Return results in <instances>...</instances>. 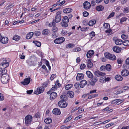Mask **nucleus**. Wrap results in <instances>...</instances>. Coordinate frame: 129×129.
Masks as SVG:
<instances>
[{
  "label": "nucleus",
  "instance_id": "nucleus-1",
  "mask_svg": "<svg viewBox=\"0 0 129 129\" xmlns=\"http://www.w3.org/2000/svg\"><path fill=\"white\" fill-rule=\"evenodd\" d=\"M9 65V63L6 59L2 58L0 60V69H4Z\"/></svg>",
  "mask_w": 129,
  "mask_h": 129
},
{
  "label": "nucleus",
  "instance_id": "nucleus-2",
  "mask_svg": "<svg viewBox=\"0 0 129 129\" xmlns=\"http://www.w3.org/2000/svg\"><path fill=\"white\" fill-rule=\"evenodd\" d=\"M1 76V80L2 83L5 84L8 82L10 78L8 74H4Z\"/></svg>",
  "mask_w": 129,
  "mask_h": 129
},
{
  "label": "nucleus",
  "instance_id": "nucleus-3",
  "mask_svg": "<svg viewBox=\"0 0 129 129\" xmlns=\"http://www.w3.org/2000/svg\"><path fill=\"white\" fill-rule=\"evenodd\" d=\"M32 116L30 115L26 116L25 118V124L26 126H28L31 123L32 120Z\"/></svg>",
  "mask_w": 129,
  "mask_h": 129
},
{
  "label": "nucleus",
  "instance_id": "nucleus-4",
  "mask_svg": "<svg viewBox=\"0 0 129 129\" xmlns=\"http://www.w3.org/2000/svg\"><path fill=\"white\" fill-rule=\"evenodd\" d=\"M104 56L106 58L112 60H114L116 59V57L114 55L109 53H105Z\"/></svg>",
  "mask_w": 129,
  "mask_h": 129
},
{
  "label": "nucleus",
  "instance_id": "nucleus-5",
  "mask_svg": "<svg viewBox=\"0 0 129 129\" xmlns=\"http://www.w3.org/2000/svg\"><path fill=\"white\" fill-rule=\"evenodd\" d=\"M61 11H59L57 12L55 16V19L56 21V23L59 22L61 20Z\"/></svg>",
  "mask_w": 129,
  "mask_h": 129
},
{
  "label": "nucleus",
  "instance_id": "nucleus-6",
  "mask_svg": "<svg viewBox=\"0 0 129 129\" xmlns=\"http://www.w3.org/2000/svg\"><path fill=\"white\" fill-rule=\"evenodd\" d=\"M65 40V39L63 37L56 39L54 40V42L56 44H59L63 43Z\"/></svg>",
  "mask_w": 129,
  "mask_h": 129
},
{
  "label": "nucleus",
  "instance_id": "nucleus-7",
  "mask_svg": "<svg viewBox=\"0 0 129 129\" xmlns=\"http://www.w3.org/2000/svg\"><path fill=\"white\" fill-rule=\"evenodd\" d=\"M59 106L62 108H66L68 104L66 103V101L63 102L60 100L58 103Z\"/></svg>",
  "mask_w": 129,
  "mask_h": 129
},
{
  "label": "nucleus",
  "instance_id": "nucleus-8",
  "mask_svg": "<svg viewBox=\"0 0 129 129\" xmlns=\"http://www.w3.org/2000/svg\"><path fill=\"white\" fill-rule=\"evenodd\" d=\"M34 60V59H30L26 61V62L30 66H35L36 63Z\"/></svg>",
  "mask_w": 129,
  "mask_h": 129
},
{
  "label": "nucleus",
  "instance_id": "nucleus-9",
  "mask_svg": "<svg viewBox=\"0 0 129 129\" xmlns=\"http://www.w3.org/2000/svg\"><path fill=\"white\" fill-rule=\"evenodd\" d=\"M83 8L86 10L89 9L91 7V4L89 2L86 1L84 2L83 4Z\"/></svg>",
  "mask_w": 129,
  "mask_h": 129
},
{
  "label": "nucleus",
  "instance_id": "nucleus-10",
  "mask_svg": "<svg viewBox=\"0 0 129 129\" xmlns=\"http://www.w3.org/2000/svg\"><path fill=\"white\" fill-rule=\"evenodd\" d=\"M52 112L53 114L56 115H59L61 113L60 110L57 108L54 109Z\"/></svg>",
  "mask_w": 129,
  "mask_h": 129
},
{
  "label": "nucleus",
  "instance_id": "nucleus-11",
  "mask_svg": "<svg viewBox=\"0 0 129 129\" xmlns=\"http://www.w3.org/2000/svg\"><path fill=\"white\" fill-rule=\"evenodd\" d=\"M31 79L30 77L26 78L24 79V81L22 82V83L24 85H28L30 83Z\"/></svg>",
  "mask_w": 129,
  "mask_h": 129
},
{
  "label": "nucleus",
  "instance_id": "nucleus-12",
  "mask_svg": "<svg viewBox=\"0 0 129 129\" xmlns=\"http://www.w3.org/2000/svg\"><path fill=\"white\" fill-rule=\"evenodd\" d=\"M94 54V51L93 50H90L88 51L87 53L86 56L87 58H90Z\"/></svg>",
  "mask_w": 129,
  "mask_h": 129
},
{
  "label": "nucleus",
  "instance_id": "nucleus-13",
  "mask_svg": "<svg viewBox=\"0 0 129 129\" xmlns=\"http://www.w3.org/2000/svg\"><path fill=\"white\" fill-rule=\"evenodd\" d=\"M50 99L51 100L55 99L57 96V93L56 92H52L50 94Z\"/></svg>",
  "mask_w": 129,
  "mask_h": 129
},
{
  "label": "nucleus",
  "instance_id": "nucleus-14",
  "mask_svg": "<svg viewBox=\"0 0 129 129\" xmlns=\"http://www.w3.org/2000/svg\"><path fill=\"white\" fill-rule=\"evenodd\" d=\"M87 81L85 80L81 81L79 85L81 88H83L87 84Z\"/></svg>",
  "mask_w": 129,
  "mask_h": 129
},
{
  "label": "nucleus",
  "instance_id": "nucleus-15",
  "mask_svg": "<svg viewBox=\"0 0 129 129\" xmlns=\"http://www.w3.org/2000/svg\"><path fill=\"white\" fill-rule=\"evenodd\" d=\"M121 74L123 76H126L128 75L129 72L128 70L125 69L122 71L121 72Z\"/></svg>",
  "mask_w": 129,
  "mask_h": 129
},
{
  "label": "nucleus",
  "instance_id": "nucleus-16",
  "mask_svg": "<svg viewBox=\"0 0 129 129\" xmlns=\"http://www.w3.org/2000/svg\"><path fill=\"white\" fill-rule=\"evenodd\" d=\"M84 77V75L83 74L78 73L76 77V79L77 80H80L83 79Z\"/></svg>",
  "mask_w": 129,
  "mask_h": 129
},
{
  "label": "nucleus",
  "instance_id": "nucleus-17",
  "mask_svg": "<svg viewBox=\"0 0 129 129\" xmlns=\"http://www.w3.org/2000/svg\"><path fill=\"white\" fill-rule=\"evenodd\" d=\"M94 74L97 76L99 77L100 76L105 75V73H103L99 71H97L94 72Z\"/></svg>",
  "mask_w": 129,
  "mask_h": 129
},
{
  "label": "nucleus",
  "instance_id": "nucleus-18",
  "mask_svg": "<svg viewBox=\"0 0 129 129\" xmlns=\"http://www.w3.org/2000/svg\"><path fill=\"white\" fill-rule=\"evenodd\" d=\"M113 50L114 52L118 53L121 51V49L118 46H115L113 48Z\"/></svg>",
  "mask_w": 129,
  "mask_h": 129
},
{
  "label": "nucleus",
  "instance_id": "nucleus-19",
  "mask_svg": "<svg viewBox=\"0 0 129 129\" xmlns=\"http://www.w3.org/2000/svg\"><path fill=\"white\" fill-rule=\"evenodd\" d=\"M8 38L7 37H5L2 38L0 42L2 43L5 44L8 42Z\"/></svg>",
  "mask_w": 129,
  "mask_h": 129
},
{
  "label": "nucleus",
  "instance_id": "nucleus-20",
  "mask_svg": "<svg viewBox=\"0 0 129 129\" xmlns=\"http://www.w3.org/2000/svg\"><path fill=\"white\" fill-rule=\"evenodd\" d=\"M34 35V33L33 32H30L28 33L26 36V38L27 39H30Z\"/></svg>",
  "mask_w": 129,
  "mask_h": 129
},
{
  "label": "nucleus",
  "instance_id": "nucleus-21",
  "mask_svg": "<svg viewBox=\"0 0 129 129\" xmlns=\"http://www.w3.org/2000/svg\"><path fill=\"white\" fill-rule=\"evenodd\" d=\"M87 67L89 68H91L93 66V63L90 60H88L87 61Z\"/></svg>",
  "mask_w": 129,
  "mask_h": 129
},
{
  "label": "nucleus",
  "instance_id": "nucleus-22",
  "mask_svg": "<svg viewBox=\"0 0 129 129\" xmlns=\"http://www.w3.org/2000/svg\"><path fill=\"white\" fill-rule=\"evenodd\" d=\"M63 11L64 13H68L72 12V10L70 8H67L64 9Z\"/></svg>",
  "mask_w": 129,
  "mask_h": 129
},
{
  "label": "nucleus",
  "instance_id": "nucleus-23",
  "mask_svg": "<svg viewBox=\"0 0 129 129\" xmlns=\"http://www.w3.org/2000/svg\"><path fill=\"white\" fill-rule=\"evenodd\" d=\"M115 78L118 81H120L123 79L122 77L120 75H117L115 76Z\"/></svg>",
  "mask_w": 129,
  "mask_h": 129
},
{
  "label": "nucleus",
  "instance_id": "nucleus-24",
  "mask_svg": "<svg viewBox=\"0 0 129 129\" xmlns=\"http://www.w3.org/2000/svg\"><path fill=\"white\" fill-rule=\"evenodd\" d=\"M44 121L46 124H48L51 123L52 120L51 118H48L45 119L44 120Z\"/></svg>",
  "mask_w": 129,
  "mask_h": 129
},
{
  "label": "nucleus",
  "instance_id": "nucleus-25",
  "mask_svg": "<svg viewBox=\"0 0 129 129\" xmlns=\"http://www.w3.org/2000/svg\"><path fill=\"white\" fill-rule=\"evenodd\" d=\"M123 43L121 39H117L115 41V43L117 45H120L122 44Z\"/></svg>",
  "mask_w": 129,
  "mask_h": 129
},
{
  "label": "nucleus",
  "instance_id": "nucleus-26",
  "mask_svg": "<svg viewBox=\"0 0 129 129\" xmlns=\"http://www.w3.org/2000/svg\"><path fill=\"white\" fill-rule=\"evenodd\" d=\"M96 22V21L95 20H91L89 21L88 25L89 26H92L94 25Z\"/></svg>",
  "mask_w": 129,
  "mask_h": 129
},
{
  "label": "nucleus",
  "instance_id": "nucleus-27",
  "mask_svg": "<svg viewBox=\"0 0 129 129\" xmlns=\"http://www.w3.org/2000/svg\"><path fill=\"white\" fill-rule=\"evenodd\" d=\"M67 95L68 96H69L70 98H72L74 96V93L73 91H69L67 93Z\"/></svg>",
  "mask_w": 129,
  "mask_h": 129
},
{
  "label": "nucleus",
  "instance_id": "nucleus-28",
  "mask_svg": "<svg viewBox=\"0 0 129 129\" xmlns=\"http://www.w3.org/2000/svg\"><path fill=\"white\" fill-rule=\"evenodd\" d=\"M39 93H40L43 92L44 90V88L42 86L38 88L37 89Z\"/></svg>",
  "mask_w": 129,
  "mask_h": 129
},
{
  "label": "nucleus",
  "instance_id": "nucleus-29",
  "mask_svg": "<svg viewBox=\"0 0 129 129\" xmlns=\"http://www.w3.org/2000/svg\"><path fill=\"white\" fill-rule=\"evenodd\" d=\"M86 74L88 77L89 78H92L93 76L92 73L89 71H86Z\"/></svg>",
  "mask_w": 129,
  "mask_h": 129
},
{
  "label": "nucleus",
  "instance_id": "nucleus-30",
  "mask_svg": "<svg viewBox=\"0 0 129 129\" xmlns=\"http://www.w3.org/2000/svg\"><path fill=\"white\" fill-rule=\"evenodd\" d=\"M104 9V7L102 5H100L97 6L96 9L98 11L103 10Z\"/></svg>",
  "mask_w": 129,
  "mask_h": 129
},
{
  "label": "nucleus",
  "instance_id": "nucleus-31",
  "mask_svg": "<svg viewBox=\"0 0 129 129\" xmlns=\"http://www.w3.org/2000/svg\"><path fill=\"white\" fill-rule=\"evenodd\" d=\"M67 96L65 95H62L60 96V98L61 99V100H62L63 102L66 101L67 99Z\"/></svg>",
  "mask_w": 129,
  "mask_h": 129
},
{
  "label": "nucleus",
  "instance_id": "nucleus-32",
  "mask_svg": "<svg viewBox=\"0 0 129 129\" xmlns=\"http://www.w3.org/2000/svg\"><path fill=\"white\" fill-rule=\"evenodd\" d=\"M33 43H34L35 45L38 47H40L41 46V43L37 41H33Z\"/></svg>",
  "mask_w": 129,
  "mask_h": 129
},
{
  "label": "nucleus",
  "instance_id": "nucleus-33",
  "mask_svg": "<svg viewBox=\"0 0 129 129\" xmlns=\"http://www.w3.org/2000/svg\"><path fill=\"white\" fill-rule=\"evenodd\" d=\"M2 70L1 71H0V76L3 74H7V70L5 69H1Z\"/></svg>",
  "mask_w": 129,
  "mask_h": 129
},
{
  "label": "nucleus",
  "instance_id": "nucleus-34",
  "mask_svg": "<svg viewBox=\"0 0 129 129\" xmlns=\"http://www.w3.org/2000/svg\"><path fill=\"white\" fill-rule=\"evenodd\" d=\"M73 85L72 84H69L67 85L65 87V88L66 90H68L70 89L73 86Z\"/></svg>",
  "mask_w": 129,
  "mask_h": 129
},
{
  "label": "nucleus",
  "instance_id": "nucleus-35",
  "mask_svg": "<svg viewBox=\"0 0 129 129\" xmlns=\"http://www.w3.org/2000/svg\"><path fill=\"white\" fill-rule=\"evenodd\" d=\"M20 38V37L17 35H16L13 37L12 39L16 41L19 40Z\"/></svg>",
  "mask_w": 129,
  "mask_h": 129
},
{
  "label": "nucleus",
  "instance_id": "nucleus-36",
  "mask_svg": "<svg viewBox=\"0 0 129 129\" xmlns=\"http://www.w3.org/2000/svg\"><path fill=\"white\" fill-rule=\"evenodd\" d=\"M64 0H60L58 1V5L59 6H61L62 5L64 4L65 3V2L64 1Z\"/></svg>",
  "mask_w": 129,
  "mask_h": 129
},
{
  "label": "nucleus",
  "instance_id": "nucleus-37",
  "mask_svg": "<svg viewBox=\"0 0 129 129\" xmlns=\"http://www.w3.org/2000/svg\"><path fill=\"white\" fill-rule=\"evenodd\" d=\"M49 32V31L48 29H45L43 31V34L44 35H47Z\"/></svg>",
  "mask_w": 129,
  "mask_h": 129
},
{
  "label": "nucleus",
  "instance_id": "nucleus-38",
  "mask_svg": "<svg viewBox=\"0 0 129 129\" xmlns=\"http://www.w3.org/2000/svg\"><path fill=\"white\" fill-rule=\"evenodd\" d=\"M111 66L110 64H107L105 66V69L108 71L111 70Z\"/></svg>",
  "mask_w": 129,
  "mask_h": 129
},
{
  "label": "nucleus",
  "instance_id": "nucleus-39",
  "mask_svg": "<svg viewBox=\"0 0 129 129\" xmlns=\"http://www.w3.org/2000/svg\"><path fill=\"white\" fill-rule=\"evenodd\" d=\"M127 19V18L125 17H122L120 19V23L122 24L123 22L126 21Z\"/></svg>",
  "mask_w": 129,
  "mask_h": 129
},
{
  "label": "nucleus",
  "instance_id": "nucleus-40",
  "mask_svg": "<svg viewBox=\"0 0 129 129\" xmlns=\"http://www.w3.org/2000/svg\"><path fill=\"white\" fill-rule=\"evenodd\" d=\"M103 26L104 28L106 29H109L110 28V25L108 23H104L103 24Z\"/></svg>",
  "mask_w": 129,
  "mask_h": 129
},
{
  "label": "nucleus",
  "instance_id": "nucleus-41",
  "mask_svg": "<svg viewBox=\"0 0 129 129\" xmlns=\"http://www.w3.org/2000/svg\"><path fill=\"white\" fill-rule=\"evenodd\" d=\"M69 21L68 17L67 16H65L63 19V22H68Z\"/></svg>",
  "mask_w": 129,
  "mask_h": 129
},
{
  "label": "nucleus",
  "instance_id": "nucleus-42",
  "mask_svg": "<svg viewBox=\"0 0 129 129\" xmlns=\"http://www.w3.org/2000/svg\"><path fill=\"white\" fill-rule=\"evenodd\" d=\"M59 80H57L55 84L56 88L57 89L59 88L61 85V84L59 83Z\"/></svg>",
  "mask_w": 129,
  "mask_h": 129
},
{
  "label": "nucleus",
  "instance_id": "nucleus-43",
  "mask_svg": "<svg viewBox=\"0 0 129 129\" xmlns=\"http://www.w3.org/2000/svg\"><path fill=\"white\" fill-rule=\"evenodd\" d=\"M74 44L71 43H69L67 45L66 48H68L69 47L72 48L74 47Z\"/></svg>",
  "mask_w": 129,
  "mask_h": 129
},
{
  "label": "nucleus",
  "instance_id": "nucleus-44",
  "mask_svg": "<svg viewBox=\"0 0 129 129\" xmlns=\"http://www.w3.org/2000/svg\"><path fill=\"white\" fill-rule=\"evenodd\" d=\"M123 45L125 46H129V41H125L123 43Z\"/></svg>",
  "mask_w": 129,
  "mask_h": 129
},
{
  "label": "nucleus",
  "instance_id": "nucleus-45",
  "mask_svg": "<svg viewBox=\"0 0 129 129\" xmlns=\"http://www.w3.org/2000/svg\"><path fill=\"white\" fill-rule=\"evenodd\" d=\"M68 22H63L61 23V25L63 27H67L68 26Z\"/></svg>",
  "mask_w": 129,
  "mask_h": 129
},
{
  "label": "nucleus",
  "instance_id": "nucleus-46",
  "mask_svg": "<svg viewBox=\"0 0 129 129\" xmlns=\"http://www.w3.org/2000/svg\"><path fill=\"white\" fill-rule=\"evenodd\" d=\"M72 119V117L71 116H69L68 118L66 119L64 121V123H67L70 120H71Z\"/></svg>",
  "mask_w": 129,
  "mask_h": 129
},
{
  "label": "nucleus",
  "instance_id": "nucleus-47",
  "mask_svg": "<svg viewBox=\"0 0 129 129\" xmlns=\"http://www.w3.org/2000/svg\"><path fill=\"white\" fill-rule=\"evenodd\" d=\"M52 30L53 32H55L57 31L58 29L57 27L55 26H53Z\"/></svg>",
  "mask_w": 129,
  "mask_h": 129
},
{
  "label": "nucleus",
  "instance_id": "nucleus-48",
  "mask_svg": "<svg viewBox=\"0 0 129 129\" xmlns=\"http://www.w3.org/2000/svg\"><path fill=\"white\" fill-rule=\"evenodd\" d=\"M89 13L87 11H84L83 13V15L84 17H87Z\"/></svg>",
  "mask_w": 129,
  "mask_h": 129
},
{
  "label": "nucleus",
  "instance_id": "nucleus-49",
  "mask_svg": "<svg viewBox=\"0 0 129 129\" xmlns=\"http://www.w3.org/2000/svg\"><path fill=\"white\" fill-rule=\"evenodd\" d=\"M122 38L123 39H127L128 37V36L127 35L125 34H122L121 36Z\"/></svg>",
  "mask_w": 129,
  "mask_h": 129
},
{
  "label": "nucleus",
  "instance_id": "nucleus-50",
  "mask_svg": "<svg viewBox=\"0 0 129 129\" xmlns=\"http://www.w3.org/2000/svg\"><path fill=\"white\" fill-rule=\"evenodd\" d=\"M79 83L78 82H77L75 83L74 84V87L75 88L77 89H78L79 88Z\"/></svg>",
  "mask_w": 129,
  "mask_h": 129
},
{
  "label": "nucleus",
  "instance_id": "nucleus-51",
  "mask_svg": "<svg viewBox=\"0 0 129 129\" xmlns=\"http://www.w3.org/2000/svg\"><path fill=\"white\" fill-rule=\"evenodd\" d=\"M115 14V13L114 12H112L109 15V16L107 17V19H109L111 17H113Z\"/></svg>",
  "mask_w": 129,
  "mask_h": 129
},
{
  "label": "nucleus",
  "instance_id": "nucleus-52",
  "mask_svg": "<svg viewBox=\"0 0 129 129\" xmlns=\"http://www.w3.org/2000/svg\"><path fill=\"white\" fill-rule=\"evenodd\" d=\"M81 49L79 47H77L74 49L73 50L74 52H78L80 51Z\"/></svg>",
  "mask_w": 129,
  "mask_h": 129
},
{
  "label": "nucleus",
  "instance_id": "nucleus-53",
  "mask_svg": "<svg viewBox=\"0 0 129 129\" xmlns=\"http://www.w3.org/2000/svg\"><path fill=\"white\" fill-rule=\"evenodd\" d=\"M88 21L86 20H84L83 21V24L85 25H87L88 24Z\"/></svg>",
  "mask_w": 129,
  "mask_h": 129
},
{
  "label": "nucleus",
  "instance_id": "nucleus-54",
  "mask_svg": "<svg viewBox=\"0 0 129 129\" xmlns=\"http://www.w3.org/2000/svg\"><path fill=\"white\" fill-rule=\"evenodd\" d=\"M114 123H110L106 125L105 126V127H106V128H108V127H110V126L113 125H114Z\"/></svg>",
  "mask_w": 129,
  "mask_h": 129
},
{
  "label": "nucleus",
  "instance_id": "nucleus-55",
  "mask_svg": "<svg viewBox=\"0 0 129 129\" xmlns=\"http://www.w3.org/2000/svg\"><path fill=\"white\" fill-rule=\"evenodd\" d=\"M41 33L39 31H35V34L36 36H38L40 35Z\"/></svg>",
  "mask_w": 129,
  "mask_h": 129
},
{
  "label": "nucleus",
  "instance_id": "nucleus-56",
  "mask_svg": "<svg viewBox=\"0 0 129 129\" xmlns=\"http://www.w3.org/2000/svg\"><path fill=\"white\" fill-rule=\"evenodd\" d=\"M86 67V65L84 64H82L80 66V68L81 69H83Z\"/></svg>",
  "mask_w": 129,
  "mask_h": 129
},
{
  "label": "nucleus",
  "instance_id": "nucleus-57",
  "mask_svg": "<svg viewBox=\"0 0 129 129\" xmlns=\"http://www.w3.org/2000/svg\"><path fill=\"white\" fill-rule=\"evenodd\" d=\"M35 116L37 118H40V114L39 112H37Z\"/></svg>",
  "mask_w": 129,
  "mask_h": 129
},
{
  "label": "nucleus",
  "instance_id": "nucleus-58",
  "mask_svg": "<svg viewBox=\"0 0 129 129\" xmlns=\"http://www.w3.org/2000/svg\"><path fill=\"white\" fill-rule=\"evenodd\" d=\"M88 29V27H83L81 28V30L83 31H85Z\"/></svg>",
  "mask_w": 129,
  "mask_h": 129
},
{
  "label": "nucleus",
  "instance_id": "nucleus-59",
  "mask_svg": "<svg viewBox=\"0 0 129 129\" xmlns=\"http://www.w3.org/2000/svg\"><path fill=\"white\" fill-rule=\"evenodd\" d=\"M14 6V5L13 4H11L8 5L6 7V8L7 9H9L10 8L13 7Z\"/></svg>",
  "mask_w": 129,
  "mask_h": 129
},
{
  "label": "nucleus",
  "instance_id": "nucleus-60",
  "mask_svg": "<svg viewBox=\"0 0 129 129\" xmlns=\"http://www.w3.org/2000/svg\"><path fill=\"white\" fill-rule=\"evenodd\" d=\"M56 75L55 74H53L51 75L50 79L51 80H53L54 78L56 77Z\"/></svg>",
  "mask_w": 129,
  "mask_h": 129
},
{
  "label": "nucleus",
  "instance_id": "nucleus-61",
  "mask_svg": "<svg viewBox=\"0 0 129 129\" xmlns=\"http://www.w3.org/2000/svg\"><path fill=\"white\" fill-rule=\"evenodd\" d=\"M105 69V66H102L100 68V70L101 71L104 70Z\"/></svg>",
  "mask_w": 129,
  "mask_h": 129
},
{
  "label": "nucleus",
  "instance_id": "nucleus-62",
  "mask_svg": "<svg viewBox=\"0 0 129 129\" xmlns=\"http://www.w3.org/2000/svg\"><path fill=\"white\" fill-rule=\"evenodd\" d=\"M98 80L96 77H93L92 78V81H93L94 82H96Z\"/></svg>",
  "mask_w": 129,
  "mask_h": 129
},
{
  "label": "nucleus",
  "instance_id": "nucleus-63",
  "mask_svg": "<svg viewBox=\"0 0 129 129\" xmlns=\"http://www.w3.org/2000/svg\"><path fill=\"white\" fill-rule=\"evenodd\" d=\"M4 99L3 95L0 93V100L2 101Z\"/></svg>",
  "mask_w": 129,
  "mask_h": 129
},
{
  "label": "nucleus",
  "instance_id": "nucleus-64",
  "mask_svg": "<svg viewBox=\"0 0 129 129\" xmlns=\"http://www.w3.org/2000/svg\"><path fill=\"white\" fill-rule=\"evenodd\" d=\"M33 90H30L27 91V94H30L33 92Z\"/></svg>",
  "mask_w": 129,
  "mask_h": 129
}]
</instances>
